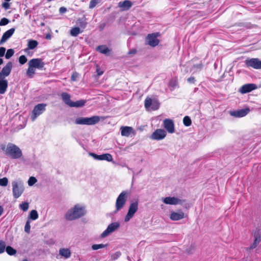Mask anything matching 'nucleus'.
I'll return each instance as SVG.
<instances>
[{
    "instance_id": "nucleus-1",
    "label": "nucleus",
    "mask_w": 261,
    "mask_h": 261,
    "mask_svg": "<svg viewBox=\"0 0 261 261\" xmlns=\"http://www.w3.org/2000/svg\"><path fill=\"white\" fill-rule=\"evenodd\" d=\"M85 206L76 204L69 209L65 214V218L68 221H72L79 219L86 214Z\"/></svg>"
},
{
    "instance_id": "nucleus-2",
    "label": "nucleus",
    "mask_w": 261,
    "mask_h": 261,
    "mask_svg": "<svg viewBox=\"0 0 261 261\" xmlns=\"http://www.w3.org/2000/svg\"><path fill=\"white\" fill-rule=\"evenodd\" d=\"M1 149L5 152L6 155L13 159H19L22 155V151L19 147L11 143H9L7 146L2 144Z\"/></svg>"
},
{
    "instance_id": "nucleus-3",
    "label": "nucleus",
    "mask_w": 261,
    "mask_h": 261,
    "mask_svg": "<svg viewBox=\"0 0 261 261\" xmlns=\"http://www.w3.org/2000/svg\"><path fill=\"white\" fill-rule=\"evenodd\" d=\"M12 193L14 198H18L23 193L24 187L21 180H16L12 182Z\"/></svg>"
},
{
    "instance_id": "nucleus-4",
    "label": "nucleus",
    "mask_w": 261,
    "mask_h": 261,
    "mask_svg": "<svg viewBox=\"0 0 261 261\" xmlns=\"http://www.w3.org/2000/svg\"><path fill=\"white\" fill-rule=\"evenodd\" d=\"M100 121V117L93 116L91 117H78L75 120L76 124L91 125L97 123Z\"/></svg>"
},
{
    "instance_id": "nucleus-5",
    "label": "nucleus",
    "mask_w": 261,
    "mask_h": 261,
    "mask_svg": "<svg viewBox=\"0 0 261 261\" xmlns=\"http://www.w3.org/2000/svg\"><path fill=\"white\" fill-rule=\"evenodd\" d=\"M128 195L127 191H122L117 197L115 203V212L120 211L125 205Z\"/></svg>"
},
{
    "instance_id": "nucleus-6",
    "label": "nucleus",
    "mask_w": 261,
    "mask_h": 261,
    "mask_svg": "<svg viewBox=\"0 0 261 261\" xmlns=\"http://www.w3.org/2000/svg\"><path fill=\"white\" fill-rule=\"evenodd\" d=\"M144 106L148 111H154L159 108L160 102L156 99L147 97L145 100Z\"/></svg>"
},
{
    "instance_id": "nucleus-7",
    "label": "nucleus",
    "mask_w": 261,
    "mask_h": 261,
    "mask_svg": "<svg viewBox=\"0 0 261 261\" xmlns=\"http://www.w3.org/2000/svg\"><path fill=\"white\" fill-rule=\"evenodd\" d=\"M46 104L39 103L35 106L31 115V119L34 121L37 117L42 114L46 110Z\"/></svg>"
},
{
    "instance_id": "nucleus-8",
    "label": "nucleus",
    "mask_w": 261,
    "mask_h": 261,
    "mask_svg": "<svg viewBox=\"0 0 261 261\" xmlns=\"http://www.w3.org/2000/svg\"><path fill=\"white\" fill-rule=\"evenodd\" d=\"M138 210V201H136L135 202L131 203L129 205L127 213L125 217L124 221L125 222H128L130 219L133 217Z\"/></svg>"
},
{
    "instance_id": "nucleus-9",
    "label": "nucleus",
    "mask_w": 261,
    "mask_h": 261,
    "mask_svg": "<svg viewBox=\"0 0 261 261\" xmlns=\"http://www.w3.org/2000/svg\"><path fill=\"white\" fill-rule=\"evenodd\" d=\"M162 200L164 203L170 205L182 204L185 202V200L184 199H181L176 197L170 196L162 198Z\"/></svg>"
},
{
    "instance_id": "nucleus-10",
    "label": "nucleus",
    "mask_w": 261,
    "mask_h": 261,
    "mask_svg": "<svg viewBox=\"0 0 261 261\" xmlns=\"http://www.w3.org/2000/svg\"><path fill=\"white\" fill-rule=\"evenodd\" d=\"M245 65L248 67L256 69H261V61L258 58L247 59L245 61Z\"/></svg>"
},
{
    "instance_id": "nucleus-11",
    "label": "nucleus",
    "mask_w": 261,
    "mask_h": 261,
    "mask_svg": "<svg viewBox=\"0 0 261 261\" xmlns=\"http://www.w3.org/2000/svg\"><path fill=\"white\" fill-rule=\"evenodd\" d=\"M120 226L119 222H114L109 224L107 228L101 234L100 237L102 238H105L108 236L110 233H112Z\"/></svg>"
},
{
    "instance_id": "nucleus-12",
    "label": "nucleus",
    "mask_w": 261,
    "mask_h": 261,
    "mask_svg": "<svg viewBox=\"0 0 261 261\" xmlns=\"http://www.w3.org/2000/svg\"><path fill=\"white\" fill-rule=\"evenodd\" d=\"M159 36V33L148 34L146 37L147 44L152 47L157 46L160 42L159 40L158 39Z\"/></svg>"
},
{
    "instance_id": "nucleus-13",
    "label": "nucleus",
    "mask_w": 261,
    "mask_h": 261,
    "mask_svg": "<svg viewBox=\"0 0 261 261\" xmlns=\"http://www.w3.org/2000/svg\"><path fill=\"white\" fill-rule=\"evenodd\" d=\"M13 64L11 62H9L5 66L0 72V79H4L9 76L11 72Z\"/></svg>"
},
{
    "instance_id": "nucleus-14",
    "label": "nucleus",
    "mask_w": 261,
    "mask_h": 261,
    "mask_svg": "<svg viewBox=\"0 0 261 261\" xmlns=\"http://www.w3.org/2000/svg\"><path fill=\"white\" fill-rule=\"evenodd\" d=\"M250 112V109L248 108L243 109L236 111H231L229 112V114L233 117L241 118L247 115Z\"/></svg>"
},
{
    "instance_id": "nucleus-15",
    "label": "nucleus",
    "mask_w": 261,
    "mask_h": 261,
    "mask_svg": "<svg viewBox=\"0 0 261 261\" xmlns=\"http://www.w3.org/2000/svg\"><path fill=\"white\" fill-rule=\"evenodd\" d=\"M166 136L165 130L162 129H157L152 134L150 138L152 140H160L163 139Z\"/></svg>"
},
{
    "instance_id": "nucleus-16",
    "label": "nucleus",
    "mask_w": 261,
    "mask_h": 261,
    "mask_svg": "<svg viewBox=\"0 0 261 261\" xmlns=\"http://www.w3.org/2000/svg\"><path fill=\"white\" fill-rule=\"evenodd\" d=\"M29 63L35 69L39 70L42 69L45 65L43 60L40 58L32 59L29 61Z\"/></svg>"
},
{
    "instance_id": "nucleus-17",
    "label": "nucleus",
    "mask_w": 261,
    "mask_h": 261,
    "mask_svg": "<svg viewBox=\"0 0 261 261\" xmlns=\"http://www.w3.org/2000/svg\"><path fill=\"white\" fill-rule=\"evenodd\" d=\"M89 155L96 160H106L108 162H112L113 161V157L112 155L109 153L97 155L94 153L90 152L89 153Z\"/></svg>"
},
{
    "instance_id": "nucleus-18",
    "label": "nucleus",
    "mask_w": 261,
    "mask_h": 261,
    "mask_svg": "<svg viewBox=\"0 0 261 261\" xmlns=\"http://www.w3.org/2000/svg\"><path fill=\"white\" fill-rule=\"evenodd\" d=\"M164 126L169 133L174 132V124L173 121L169 119H165L164 121Z\"/></svg>"
},
{
    "instance_id": "nucleus-19",
    "label": "nucleus",
    "mask_w": 261,
    "mask_h": 261,
    "mask_svg": "<svg viewBox=\"0 0 261 261\" xmlns=\"http://www.w3.org/2000/svg\"><path fill=\"white\" fill-rule=\"evenodd\" d=\"M121 134L122 136L129 137L131 134L135 135L136 132L130 126H122L120 128Z\"/></svg>"
},
{
    "instance_id": "nucleus-20",
    "label": "nucleus",
    "mask_w": 261,
    "mask_h": 261,
    "mask_svg": "<svg viewBox=\"0 0 261 261\" xmlns=\"http://www.w3.org/2000/svg\"><path fill=\"white\" fill-rule=\"evenodd\" d=\"M15 28H11L4 33L0 40V44H2L7 41L14 34Z\"/></svg>"
},
{
    "instance_id": "nucleus-21",
    "label": "nucleus",
    "mask_w": 261,
    "mask_h": 261,
    "mask_svg": "<svg viewBox=\"0 0 261 261\" xmlns=\"http://www.w3.org/2000/svg\"><path fill=\"white\" fill-rule=\"evenodd\" d=\"M184 217V213L181 211H178L176 212H172L170 214V218L173 221H178L183 219Z\"/></svg>"
},
{
    "instance_id": "nucleus-22",
    "label": "nucleus",
    "mask_w": 261,
    "mask_h": 261,
    "mask_svg": "<svg viewBox=\"0 0 261 261\" xmlns=\"http://www.w3.org/2000/svg\"><path fill=\"white\" fill-rule=\"evenodd\" d=\"M133 5V3L128 0H125L122 2H120L118 4V7L122 11H127Z\"/></svg>"
},
{
    "instance_id": "nucleus-23",
    "label": "nucleus",
    "mask_w": 261,
    "mask_h": 261,
    "mask_svg": "<svg viewBox=\"0 0 261 261\" xmlns=\"http://www.w3.org/2000/svg\"><path fill=\"white\" fill-rule=\"evenodd\" d=\"M256 88V86L253 84H246L241 87L239 91L242 93H246L254 90Z\"/></svg>"
},
{
    "instance_id": "nucleus-24",
    "label": "nucleus",
    "mask_w": 261,
    "mask_h": 261,
    "mask_svg": "<svg viewBox=\"0 0 261 261\" xmlns=\"http://www.w3.org/2000/svg\"><path fill=\"white\" fill-rule=\"evenodd\" d=\"M8 83L7 80L0 79V94H4L8 88Z\"/></svg>"
},
{
    "instance_id": "nucleus-25",
    "label": "nucleus",
    "mask_w": 261,
    "mask_h": 261,
    "mask_svg": "<svg viewBox=\"0 0 261 261\" xmlns=\"http://www.w3.org/2000/svg\"><path fill=\"white\" fill-rule=\"evenodd\" d=\"M59 254L62 257L67 259L71 256V253L68 248H61L59 251Z\"/></svg>"
},
{
    "instance_id": "nucleus-26",
    "label": "nucleus",
    "mask_w": 261,
    "mask_h": 261,
    "mask_svg": "<svg viewBox=\"0 0 261 261\" xmlns=\"http://www.w3.org/2000/svg\"><path fill=\"white\" fill-rule=\"evenodd\" d=\"M61 97L64 102L70 107L72 101L70 100V95L67 93L63 92L61 94Z\"/></svg>"
},
{
    "instance_id": "nucleus-27",
    "label": "nucleus",
    "mask_w": 261,
    "mask_h": 261,
    "mask_svg": "<svg viewBox=\"0 0 261 261\" xmlns=\"http://www.w3.org/2000/svg\"><path fill=\"white\" fill-rule=\"evenodd\" d=\"M38 44V42L34 40H29L28 43V48L25 49V51L27 52L29 49H33L37 46Z\"/></svg>"
},
{
    "instance_id": "nucleus-28",
    "label": "nucleus",
    "mask_w": 261,
    "mask_h": 261,
    "mask_svg": "<svg viewBox=\"0 0 261 261\" xmlns=\"http://www.w3.org/2000/svg\"><path fill=\"white\" fill-rule=\"evenodd\" d=\"M28 69L27 71V75L30 78H32L35 73V68L28 62Z\"/></svg>"
},
{
    "instance_id": "nucleus-29",
    "label": "nucleus",
    "mask_w": 261,
    "mask_h": 261,
    "mask_svg": "<svg viewBox=\"0 0 261 261\" xmlns=\"http://www.w3.org/2000/svg\"><path fill=\"white\" fill-rule=\"evenodd\" d=\"M169 86L171 91L174 90L175 88L178 87V81L176 78H173L170 81Z\"/></svg>"
},
{
    "instance_id": "nucleus-30",
    "label": "nucleus",
    "mask_w": 261,
    "mask_h": 261,
    "mask_svg": "<svg viewBox=\"0 0 261 261\" xmlns=\"http://www.w3.org/2000/svg\"><path fill=\"white\" fill-rule=\"evenodd\" d=\"M97 49L100 53L103 54H107L110 51V50L105 45H99L97 47Z\"/></svg>"
},
{
    "instance_id": "nucleus-31",
    "label": "nucleus",
    "mask_w": 261,
    "mask_h": 261,
    "mask_svg": "<svg viewBox=\"0 0 261 261\" xmlns=\"http://www.w3.org/2000/svg\"><path fill=\"white\" fill-rule=\"evenodd\" d=\"M85 103V101L84 100H80L76 101L75 102H72V103L70 106L71 107H82L84 106Z\"/></svg>"
},
{
    "instance_id": "nucleus-32",
    "label": "nucleus",
    "mask_w": 261,
    "mask_h": 261,
    "mask_svg": "<svg viewBox=\"0 0 261 261\" xmlns=\"http://www.w3.org/2000/svg\"><path fill=\"white\" fill-rule=\"evenodd\" d=\"M81 33L82 32L79 27L73 28L70 30V35L72 36L76 37Z\"/></svg>"
},
{
    "instance_id": "nucleus-33",
    "label": "nucleus",
    "mask_w": 261,
    "mask_h": 261,
    "mask_svg": "<svg viewBox=\"0 0 261 261\" xmlns=\"http://www.w3.org/2000/svg\"><path fill=\"white\" fill-rule=\"evenodd\" d=\"M5 250L6 252L10 255H13L16 253V250L10 246H6Z\"/></svg>"
},
{
    "instance_id": "nucleus-34",
    "label": "nucleus",
    "mask_w": 261,
    "mask_h": 261,
    "mask_svg": "<svg viewBox=\"0 0 261 261\" xmlns=\"http://www.w3.org/2000/svg\"><path fill=\"white\" fill-rule=\"evenodd\" d=\"M29 218H30V219H31L33 220H35L37 219L38 218V214L37 211H36V210L31 211L30 213Z\"/></svg>"
},
{
    "instance_id": "nucleus-35",
    "label": "nucleus",
    "mask_w": 261,
    "mask_h": 261,
    "mask_svg": "<svg viewBox=\"0 0 261 261\" xmlns=\"http://www.w3.org/2000/svg\"><path fill=\"white\" fill-rule=\"evenodd\" d=\"M260 241V238L259 236H256L255 238L253 243L250 246V249H252L255 248Z\"/></svg>"
},
{
    "instance_id": "nucleus-36",
    "label": "nucleus",
    "mask_w": 261,
    "mask_h": 261,
    "mask_svg": "<svg viewBox=\"0 0 261 261\" xmlns=\"http://www.w3.org/2000/svg\"><path fill=\"white\" fill-rule=\"evenodd\" d=\"M107 246H108L107 244H106V245H104L102 244H94L92 246L91 248H92V250H98L99 249L105 248V247H107Z\"/></svg>"
},
{
    "instance_id": "nucleus-37",
    "label": "nucleus",
    "mask_w": 261,
    "mask_h": 261,
    "mask_svg": "<svg viewBox=\"0 0 261 261\" xmlns=\"http://www.w3.org/2000/svg\"><path fill=\"white\" fill-rule=\"evenodd\" d=\"M183 123L186 126H189L191 124V120L189 116H185L183 119Z\"/></svg>"
},
{
    "instance_id": "nucleus-38",
    "label": "nucleus",
    "mask_w": 261,
    "mask_h": 261,
    "mask_svg": "<svg viewBox=\"0 0 261 261\" xmlns=\"http://www.w3.org/2000/svg\"><path fill=\"white\" fill-rule=\"evenodd\" d=\"M101 0H91L89 4V8H94Z\"/></svg>"
},
{
    "instance_id": "nucleus-39",
    "label": "nucleus",
    "mask_w": 261,
    "mask_h": 261,
    "mask_svg": "<svg viewBox=\"0 0 261 261\" xmlns=\"http://www.w3.org/2000/svg\"><path fill=\"white\" fill-rule=\"evenodd\" d=\"M14 54V51L13 49H9L7 50L6 54L5 55V58L7 59H10L11 57L13 56Z\"/></svg>"
},
{
    "instance_id": "nucleus-40",
    "label": "nucleus",
    "mask_w": 261,
    "mask_h": 261,
    "mask_svg": "<svg viewBox=\"0 0 261 261\" xmlns=\"http://www.w3.org/2000/svg\"><path fill=\"white\" fill-rule=\"evenodd\" d=\"M8 184V179L7 177H3L0 178V186L3 187H6Z\"/></svg>"
},
{
    "instance_id": "nucleus-41",
    "label": "nucleus",
    "mask_w": 261,
    "mask_h": 261,
    "mask_svg": "<svg viewBox=\"0 0 261 261\" xmlns=\"http://www.w3.org/2000/svg\"><path fill=\"white\" fill-rule=\"evenodd\" d=\"M20 208L24 212L27 211L29 208V203L23 202L19 205Z\"/></svg>"
},
{
    "instance_id": "nucleus-42",
    "label": "nucleus",
    "mask_w": 261,
    "mask_h": 261,
    "mask_svg": "<svg viewBox=\"0 0 261 261\" xmlns=\"http://www.w3.org/2000/svg\"><path fill=\"white\" fill-rule=\"evenodd\" d=\"M6 243L3 241H0V254L4 252L6 248Z\"/></svg>"
},
{
    "instance_id": "nucleus-43",
    "label": "nucleus",
    "mask_w": 261,
    "mask_h": 261,
    "mask_svg": "<svg viewBox=\"0 0 261 261\" xmlns=\"http://www.w3.org/2000/svg\"><path fill=\"white\" fill-rule=\"evenodd\" d=\"M121 255V253L119 251H117L111 256V259L112 260H115L118 259Z\"/></svg>"
},
{
    "instance_id": "nucleus-44",
    "label": "nucleus",
    "mask_w": 261,
    "mask_h": 261,
    "mask_svg": "<svg viewBox=\"0 0 261 261\" xmlns=\"http://www.w3.org/2000/svg\"><path fill=\"white\" fill-rule=\"evenodd\" d=\"M30 221L29 220H28L24 226V231L27 233H29L30 232Z\"/></svg>"
},
{
    "instance_id": "nucleus-45",
    "label": "nucleus",
    "mask_w": 261,
    "mask_h": 261,
    "mask_svg": "<svg viewBox=\"0 0 261 261\" xmlns=\"http://www.w3.org/2000/svg\"><path fill=\"white\" fill-rule=\"evenodd\" d=\"M27 61L26 57L24 55L20 56L19 58V62L20 64L23 65Z\"/></svg>"
},
{
    "instance_id": "nucleus-46",
    "label": "nucleus",
    "mask_w": 261,
    "mask_h": 261,
    "mask_svg": "<svg viewBox=\"0 0 261 261\" xmlns=\"http://www.w3.org/2000/svg\"><path fill=\"white\" fill-rule=\"evenodd\" d=\"M36 182H37L36 178L35 177H33V176L30 177V178H29V180L28 181V185L30 186H33Z\"/></svg>"
},
{
    "instance_id": "nucleus-47",
    "label": "nucleus",
    "mask_w": 261,
    "mask_h": 261,
    "mask_svg": "<svg viewBox=\"0 0 261 261\" xmlns=\"http://www.w3.org/2000/svg\"><path fill=\"white\" fill-rule=\"evenodd\" d=\"M9 19H8L6 18H3L0 20V26H3V25H7V24L9 23Z\"/></svg>"
},
{
    "instance_id": "nucleus-48",
    "label": "nucleus",
    "mask_w": 261,
    "mask_h": 261,
    "mask_svg": "<svg viewBox=\"0 0 261 261\" xmlns=\"http://www.w3.org/2000/svg\"><path fill=\"white\" fill-rule=\"evenodd\" d=\"M10 4L7 2H4L2 4V7L5 9L7 10L10 8Z\"/></svg>"
},
{
    "instance_id": "nucleus-49",
    "label": "nucleus",
    "mask_w": 261,
    "mask_h": 261,
    "mask_svg": "<svg viewBox=\"0 0 261 261\" xmlns=\"http://www.w3.org/2000/svg\"><path fill=\"white\" fill-rule=\"evenodd\" d=\"M6 52V48L4 47H0V57H3Z\"/></svg>"
},
{
    "instance_id": "nucleus-50",
    "label": "nucleus",
    "mask_w": 261,
    "mask_h": 261,
    "mask_svg": "<svg viewBox=\"0 0 261 261\" xmlns=\"http://www.w3.org/2000/svg\"><path fill=\"white\" fill-rule=\"evenodd\" d=\"M79 74L76 72H74L72 74L71 76V80L73 81H75L77 80V78L78 77Z\"/></svg>"
},
{
    "instance_id": "nucleus-51",
    "label": "nucleus",
    "mask_w": 261,
    "mask_h": 261,
    "mask_svg": "<svg viewBox=\"0 0 261 261\" xmlns=\"http://www.w3.org/2000/svg\"><path fill=\"white\" fill-rule=\"evenodd\" d=\"M187 81L190 84H193L195 82V79L194 77L191 76L187 79Z\"/></svg>"
},
{
    "instance_id": "nucleus-52",
    "label": "nucleus",
    "mask_w": 261,
    "mask_h": 261,
    "mask_svg": "<svg viewBox=\"0 0 261 261\" xmlns=\"http://www.w3.org/2000/svg\"><path fill=\"white\" fill-rule=\"evenodd\" d=\"M67 11V9L64 7H62L59 9V12L61 14L65 13Z\"/></svg>"
},
{
    "instance_id": "nucleus-53",
    "label": "nucleus",
    "mask_w": 261,
    "mask_h": 261,
    "mask_svg": "<svg viewBox=\"0 0 261 261\" xmlns=\"http://www.w3.org/2000/svg\"><path fill=\"white\" fill-rule=\"evenodd\" d=\"M137 50L136 49H132L128 52V55H134L136 54Z\"/></svg>"
},
{
    "instance_id": "nucleus-54",
    "label": "nucleus",
    "mask_w": 261,
    "mask_h": 261,
    "mask_svg": "<svg viewBox=\"0 0 261 261\" xmlns=\"http://www.w3.org/2000/svg\"><path fill=\"white\" fill-rule=\"evenodd\" d=\"M194 67L195 68H197L198 69H202V68L203 67V65L202 63H200V64L194 65Z\"/></svg>"
},
{
    "instance_id": "nucleus-55",
    "label": "nucleus",
    "mask_w": 261,
    "mask_h": 261,
    "mask_svg": "<svg viewBox=\"0 0 261 261\" xmlns=\"http://www.w3.org/2000/svg\"><path fill=\"white\" fill-rule=\"evenodd\" d=\"M97 73L98 75L102 74L103 71H101L99 69H97Z\"/></svg>"
},
{
    "instance_id": "nucleus-56",
    "label": "nucleus",
    "mask_w": 261,
    "mask_h": 261,
    "mask_svg": "<svg viewBox=\"0 0 261 261\" xmlns=\"http://www.w3.org/2000/svg\"><path fill=\"white\" fill-rule=\"evenodd\" d=\"M194 250V247L193 246H191L189 249V250L188 251V253H191L192 252V251Z\"/></svg>"
},
{
    "instance_id": "nucleus-57",
    "label": "nucleus",
    "mask_w": 261,
    "mask_h": 261,
    "mask_svg": "<svg viewBox=\"0 0 261 261\" xmlns=\"http://www.w3.org/2000/svg\"><path fill=\"white\" fill-rule=\"evenodd\" d=\"M3 208L2 206L0 205V216L2 215L3 213Z\"/></svg>"
},
{
    "instance_id": "nucleus-58",
    "label": "nucleus",
    "mask_w": 261,
    "mask_h": 261,
    "mask_svg": "<svg viewBox=\"0 0 261 261\" xmlns=\"http://www.w3.org/2000/svg\"><path fill=\"white\" fill-rule=\"evenodd\" d=\"M3 63V60L2 59L0 58V65Z\"/></svg>"
},
{
    "instance_id": "nucleus-59",
    "label": "nucleus",
    "mask_w": 261,
    "mask_h": 261,
    "mask_svg": "<svg viewBox=\"0 0 261 261\" xmlns=\"http://www.w3.org/2000/svg\"><path fill=\"white\" fill-rule=\"evenodd\" d=\"M41 26H44V22H42V23H41Z\"/></svg>"
},
{
    "instance_id": "nucleus-60",
    "label": "nucleus",
    "mask_w": 261,
    "mask_h": 261,
    "mask_svg": "<svg viewBox=\"0 0 261 261\" xmlns=\"http://www.w3.org/2000/svg\"><path fill=\"white\" fill-rule=\"evenodd\" d=\"M125 167H126L128 169H129V170H130V169L128 166H125Z\"/></svg>"
},
{
    "instance_id": "nucleus-61",
    "label": "nucleus",
    "mask_w": 261,
    "mask_h": 261,
    "mask_svg": "<svg viewBox=\"0 0 261 261\" xmlns=\"http://www.w3.org/2000/svg\"><path fill=\"white\" fill-rule=\"evenodd\" d=\"M22 261H28L27 259H24Z\"/></svg>"
},
{
    "instance_id": "nucleus-62",
    "label": "nucleus",
    "mask_w": 261,
    "mask_h": 261,
    "mask_svg": "<svg viewBox=\"0 0 261 261\" xmlns=\"http://www.w3.org/2000/svg\"><path fill=\"white\" fill-rule=\"evenodd\" d=\"M6 1H7V2H9L11 0H5Z\"/></svg>"
},
{
    "instance_id": "nucleus-63",
    "label": "nucleus",
    "mask_w": 261,
    "mask_h": 261,
    "mask_svg": "<svg viewBox=\"0 0 261 261\" xmlns=\"http://www.w3.org/2000/svg\"><path fill=\"white\" fill-rule=\"evenodd\" d=\"M127 259H129V257L128 256L127 257Z\"/></svg>"
}]
</instances>
